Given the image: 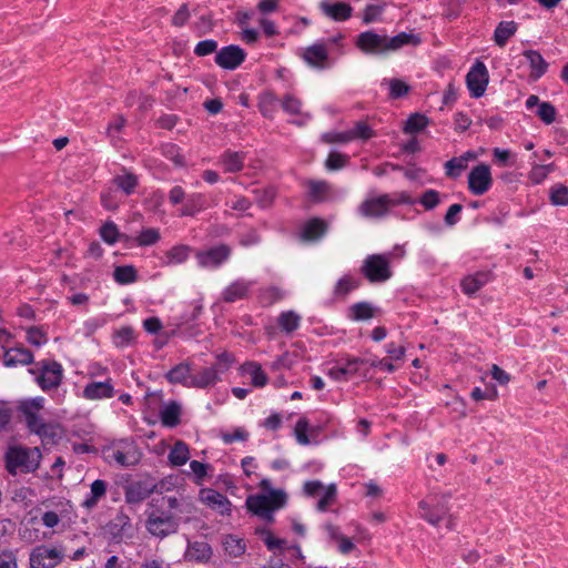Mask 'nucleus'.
<instances>
[{
	"label": "nucleus",
	"mask_w": 568,
	"mask_h": 568,
	"mask_svg": "<svg viewBox=\"0 0 568 568\" xmlns=\"http://www.w3.org/2000/svg\"><path fill=\"white\" fill-rule=\"evenodd\" d=\"M191 504L184 497L161 496L149 503L145 511V529L159 539L179 531L182 515L190 514Z\"/></svg>",
	"instance_id": "f257e3e1"
},
{
	"label": "nucleus",
	"mask_w": 568,
	"mask_h": 568,
	"mask_svg": "<svg viewBox=\"0 0 568 568\" xmlns=\"http://www.w3.org/2000/svg\"><path fill=\"white\" fill-rule=\"evenodd\" d=\"M420 43V38L414 33L400 32L394 37L378 34L373 30L361 32L356 37L355 45L365 54L383 55L394 52L403 47H416Z\"/></svg>",
	"instance_id": "f03ea898"
},
{
	"label": "nucleus",
	"mask_w": 568,
	"mask_h": 568,
	"mask_svg": "<svg viewBox=\"0 0 568 568\" xmlns=\"http://www.w3.org/2000/svg\"><path fill=\"white\" fill-rule=\"evenodd\" d=\"M415 201L406 192L385 193L366 197L357 207L361 216L366 219L385 217L392 207L400 204H414Z\"/></svg>",
	"instance_id": "7ed1b4c3"
},
{
	"label": "nucleus",
	"mask_w": 568,
	"mask_h": 568,
	"mask_svg": "<svg viewBox=\"0 0 568 568\" xmlns=\"http://www.w3.org/2000/svg\"><path fill=\"white\" fill-rule=\"evenodd\" d=\"M287 495L282 489H270L268 494L251 495L246 498V507L254 515L272 524L274 511L286 505Z\"/></svg>",
	"instance_id": "20e7f679"
},
{
	"label": "nucleus",
	"mask_w": 568,
	"mask_h": 568,
	"mask_svg": "<svg viewBox=\"0 0 568 568\" xmlns=\"http://www.w3.org/2000/svg\"><path fill=\"white\" fill-rule=\"evenodd\" d=\"M40 459L39 448L10 446L4 455L6 469L11 475L33 473L39 468Z\"/></svg>",
	"instance_id": "39448f33"
},
{
	"label": "nucleus",
	"mask_w": 568,
	"mask_h": 568,
	"mask_svg": "<svg viewBox=\"0 0 568 568\" xmlns=\"http://www.w3.org/2000/svg\"><path fill=\"white\" fill-rule=\"evenodd\" d=\"M28 372L34 376L36 383L43 392L57 389L63 379V367L54 359H42Z\"/></svg>",
	"instance_id": "423d86ee"
},
{
	"label": "nucleus",
	"mask_w": 568,
	"mask_h": 568,
	"mask_svg": "<svg viewBox=\"0 0 568 568\" xmlns=\"http://www.w3.org/2000/svg\"><path fill=\"white\" fill-rule=\"evenodd\" d=\"M361 273L369 283H384L392 277L389 260L386 255H368L361 266Z\"/></svg>",
	"instance_id": "0eeeda50"
},
{
	"label": "nucleus",
	"mask_w": 568,
	"mask_h": 568,
	"mask_svg": "<svg viewBox=\"0 0 568 568\" xmlns=\"http://www.w3.org/2000/svg\"><path fill=\"white\" fill-rule=\"evenodd\" d=\"M232 250L227 244L221 243L209 250L195 252V258L199 266L203 268H217L231 256Z\"/></svg>",
	"instance_id": "6e6552de"
},
{
	"label": "nucleus",
	"mask_w": 568,
	"mask_h": 568,
	"mask_svg": "<svg viewBox=\"0 0 568 568\" xmlns=\"http://www.w3.org/2000/svg\"><path fill=\"white\" fill-rule=\"evenodd\" d=\"M104 455L106 459L114 460L118 465L123 467L134 466L140 460L136 446L126 440H121L118 445L108 448Z\"/></svg>",
	"instance_id": "1a4fd4ad"
},
{
	"label": "nucleus",
	"mask_w": 568,
	"mask_h": 568,
	"mask_svg": "<svg viewBox=\"0 0 568 568\" xmlns=\"http://www.w3.org/2000/svg\"><path fill=\"white\" fill-rule=\"evenodd\" d=\"M489 82V74L485 63L477 60L466 74V84L470 97L478 99L484 95Z\"/></svg>",
	"instance_id": "9d476101"
},
{
	"label": "nucleus",
	"mask_w": 568,
	"mask_h": 568,
	"mask_svg": "<svg viewBox=\"0 0 568 568\" xmlns=\"http://www.w3.org/2000/svg\"><path fill=\"white\" fill-rule=\"evenodd\" d=\"M493 185L490 166L480 163L474 166L468 174V190L471 194L480 196L489 191Z\"/></svg>",
	"instance_id": "9b49d317"
},
{
	"label": "nucleus",
	"mask_w": 568,
	"mask_h": 568,
	"mask_svg": "<svg viewBox=\"0 0 568 568\" xmlns=\"http://www.w3.org/2000/svg\"><path fill=\"white\" fill-rule=\"evenodd\" d=\"M62 557L63 555L55 548L37 546L30 554V566L31 568H54Z\"/></svg>",
	"instance_id": "f8f14e48"
},
{
	"label": "nucleus",
	"mask_w": 568,
	"mask_h": 568,
	"mask_svg": "<svg viewBox=\"0 0 568 568\" xmlns=\"http://www.w3.org/2000/svg\"><path fill=\"white\" fill-rule=\"evenodd\" d=\"M246 52L235 44L223 47L215 54V63L225 70H235L245 60Z\"/></svg>",
	"instance_id": "ddd939ff"
},
{
	"label": "nucleus",
	"mask_w": 568,
	"mask_h": 568,
	"mask_svg": "<svg viewBox=\"0 0 568 568\" xmlns=\"http://www.w3.org/2000/svg\"><path fill=\"white\" fill-rule=\"evenodd\" d=\"M26 426L30 433L38 435L43 443L55 444L59 438L58 424L47 422L43 417L36 418L34 424L29 420Z\"/></svg>",
	"instance_id": "4468645a"
},
{
	"label": "nucleus",
	"mask_w": 568,
	"mask_h": 568,
	"mask_svg": "<svg viewBox=\"0 0 568 568\" xmlns=\"http://www.w3.org/2000/svg\"><path fill=\"white\" fill-rule=\"evenodd\" d=\"M156 484L148 480H139L125 487L124 498L128 504H140L145 500L151 494L158 493Z\"/></svg>",
	"instance_id": "2eb2a0df"
},
{
	"label": "nucleus",
	"mask_w": 568,
	"mask_h": 568,
	"mask_svg": "<svg viewBox=\"0 0 568 568\" xmlns=\"http://www.w3.org/2000/svg\"><path fill=\"white\" fill-rule=\"evenodd\" d=\"M303 59L310 67L318 70L331 67L328 51L324 43H314L305 48Z\"/></svg>",
	"instance_id": "dca6fc26"
},
{
	"label": "nucleus",
	"mask_w": 568,
	"mask_h": 568,
	"mask_svg": "<svg viewBox=\"0 0 568 568\" xmlns=\"http://www.w3.org/2000/svg\"><path fill=\"white\" fill-rule=\"evenodd\" d=\"M418 506L422 511V517L433 526H437L445 518L449 510L445 498L442 501L438 500L434 505L422 500L419 501Z\"/></svg>",
	"instance_id": "f3484780"
},
{
	"label": "nucleus",
	"mask_w": 568,
	"mask_h": 568,
	"mask_svg": "<svg viewBox=\"0 0 568 568\" xmlns=\"http://www.w3.org/2000/svg\"><path fill=\"white\" fill-rule=\"evenodd\" d=\"M220 374L216 365L203 367L192 375L189 387L207 388L214 386L220 381Z\"/></svg>",
	"instance_id": "a211bd4d"
},
{
	"label": "nucleus",
	"mask_w": 568,
	"mask_h": 568,
	"mask_svg": "<svg viewBox=\"0 0 568 568\" xmlns=\"http://www.w3.org/2000/svg\"><path fill=\"white\" fill-rule=\"evenodd\" d=\"M114 396V387L111 379L105 382H90L83 388V397L90 400L111 398Z\"/></svg>",
	"instance_id": "6ab92c4d"
},
{
	"label": "nucleus",
	"mask_w": 568,
	"mask_h": 568,
	"mask_svg": "<svg viewBox=\"0 0 568 568\" xmlns=\"http://www.w3.org/2000/svg\"><path fill=\"white\" fill-rule=\"evenodd\" d=\"M130 528V517L120 513L105 526V532L110 535L113 541L119 542L123 539Z\"/></svg>",
	"instance_id": "aec40b11"
},
{
	"label": "nucleus",
	"mask_w": 568,
	"mask_h": 568,
	"mask_svg": "<svg viewBox=\"0 0 568 568\" xmlns=\"http://www.w3.org/2000/svg\"><path fill=\"white\" fill-rule=\"evenodd\" d=\"M33 354L26 347H12L4 351L3 364L7 367L30 365L33 363Z\"/></svg>",
	"instance_id": "412c9836"
},
{
	"label": "nucleus",
	"mask_w": 568,
	"mask_h": 568,
	"mask_svg": "<svg viewBox=\"0 0 568 568\" xmlns=\"http://www.w3.org/2000/svg\"><path fill=\"white\" fill-rule=\"evenodd\" d=\"M327 232V223L320 217L308 220L300 234L302 241L313 242L320 240Z\"/></svg>",
	"instance_id": "4be33fe9"
},
{
	"label": "nucleus",
	"mask_w": 568,
	"mask_h": 568,
	"mask_svg": "<svg viewBox=\"0 0 568 568\" xmlns=\"http://www.w3.org/2000/svg\"><path fill=\"white\" fill-rule=\"evenodd\" d=\"M379 313V308L372 303L363 301L348 307L347 317L354 322L368 321Z\"/></svg>",
	"instance_id": "5701e85b"
},
{
	"label": "nucleus",
	"mask_w": 568,
	"mask_h": 568,
	"mask_svg": "<svg viewBox=\"0 0 568 568\" xmlns=\"http://www.w3.org/2000/svg\"><path fill=\"white\" fill-rule=\"evenodd\" d=\"M44 407L43 397H34L21 400L18 405V410L22 415L24 423L31 422L34 424L36 418L42 417L39 412Z\"/></svg>",
	"instance_id": "b1692460"
},
{
	"label": "nucleus",
	"mask_w": 568,
	"mask_h": 568,
	"mask_svg": "<svg viewBox=\"0 0 568 568\" xmlns=\"http://www.w3.org/2000/svg\"><path fill=\"white\" fill-rule=\"evenodd\" d=\"M490 281L489 272H476L475 274L467 275L460 282L462 291L471 296L476 294L483 286Z\"/></svg>",
	"instance_id": "393cba45"
},
{
	"label": "nucleus",
	"mask_w": 568,
	"mask_h": 568,
	"mask_svg": "<svg viewBox=\"0 0 568 568\" xmlns=\"http://www.w3.org/2000/svg\"><path fill=\"white\" fill-rule=\"evenodd\" d=\"M193 248L185 244H179L171 247L161 257V264L164 266L179 265L187 261Z\"/></svg>",
	"instance_id": "a878e982"
},
{
	"label": "nucleus",
	"mask_w": 568,
	"mask_h": 568,
	"mask_svg": "<svg viewBox=\"0 0 568 568\" xmlns=\"http://www.w3.org/2000/svg\"><path fill=\"white\" fill-rule=\"evenodd\" d=\"M252 283L245 280H237L231 283L222 293V298L226 303H234L247 297Z\"/></svg>",
	"instance_id": "bb28decb"
},
{
	"label": "nucleus",
	"mask_w": 568,
	"mask_h": 568,
	"mask_svg": "<svg viewBox=\"0 0 568 568\" xmlns=\"http://www.w3.org/2000/svg\"><path fill=\"white\" fill-rule=\"evenodd\" d=\"M207 207L209 202L204 194L192 193L186 196V200L180 211V216H194Z\"/></svg>",
	"instance_id": "cd10ccee"
},
{
	"label": "nucleus",
	"mask_w": 568,
	"mask_h": 568,
	"mask_svg": "<svg viewBox=\"0 0 568 568\" xmlns=\"http://www.w3.org/2000/svg\"><path fill=\"white\" fill-rule=\"evenodd\" d=\"M475 159L476 153L473 151H467L460 156H455L448 160L445 163L446 175L452 179L458 178L462 174V172L467 169L468 162Z\"/></svg>",
	"instance_id": "c85d7f7f"
},
{
	"label": "nucleus",
	"mask_w": 568,
	"mask_h": 568,
	"mask_svg": "<svg viewBox=\"0 0 568 568\" xmlns=\"http://www.w3.org/2000/svg\"><path fill=\"white\" fill-rule=\"evenodd\" d=\"M246 154L244 152L226 150L220 156V163L225 172L236 173L244 166Z\"/></svg>",
	"instance_id": "c756f323"
},
{
	"label": "nucleus",
	"mask_w": 568,
	"mask_h": 568,
	"mask_svg": "<svg viewBox=\"0 0 568 568\" xmlns=\"http://www.w3.org/2000/svg\"><path fill=\"white\" fill-rule=\"evenodd\" d=\"M181 405L176 400H171L160 409V419L165 427H176L181 423Z\"/></svg>",
	"instance_id": "7c9ffc66"
},
{
	"label": "nucleus",
	"mask_w": 568,
	"mask_h": 568,
	"mask_svg": "<svg viewBox=\"0 0 568 568\" xmlns=\"http://www.w3.org/2000/svg\"><path fill=\"white\" fill-rule=\"evenodd\" d=\"M212 556V548L206 541L189 542L185 558L190 561L204 562Z\"/></svg>",
	"instance_id": "2f4dec72"
},
{
	"label": "nucleus",
	"mask_w": 568,
	"mask_h": 568,
	"mask_svg": "<svg viewBox=\"0 0 568 568\" xmlns=\"http://www.w3.org/2000/svg\"><path fill=\"white\" fill-rule=\"evenodd\" d=\"M523 55L529 62L531 69L530 77L535 80L541 78L548 70V63L536 50H525Z\"/></svg>",
	"instance_id": "473e14b6"
},
{
	"label": "nucleus",
	"mask_w": 568,
	"mask_h": 568,
	"mask_svg": "<svg viewBox=\"0 0 568 568\" xmlns=\"http://www.w3.org/2000/svg\"><path fill=\"white\" fill-rule=\"evenodd\" d=\"M202 499L212 508L221 514L230 511L231 503L227 497L216 490L209 489L202 493Z\"/></svg>",
	"instance_id": "72a5a7b5"
},
{
	"label": "nucleus",
	"mask_w": 568,
	"mask_h": 568,
	"mask_svg": "<svg viewBox=\"0 0 568 568\" xmlns=\"http://www.w3.org/2000/svg\"><path fill=\"white\" fill-rule=\"evenodd\" d=\"M323 12L335 21H345L351 18L353 8L344 2L329 4L326 2L321 3Z\"/></svg>",
	"instance_id": "f704fd0d"
},
{
	"label": "nucleus",
	"mask_w": 568,
	"mask_h": 568,
	"mask_svg": "<svg viewBox=\"0 0 568 568\" xmlns=\"http://www.w3.org/2000/svg\"><path fill=\"white\" fill-rule=\"evenodd\" d=\"M191 366L187 363H180L171 368L166 374L165 378L171 384H182L189 387L191 381Z\"/></svg>",
	"instance_id": "c9c22d12"
},
{
	"label": "nucleus",
	"mask_w": 568,
	"mask_h": 568,
	"mask_svg": "<svg viewBox=\"0 0 568 568\" xmlns=\"http://www.w3.org/2000/svg\"><path fill=\"white\" fill-rule=\"evenodd\" d=\"M281 100L277 99L274 92L265 91L258 95V110L264 118L273 119L277 104Z\"/></svg>",
	"instance_id": "e433bc0d"
},
{
	"label": "nucleus",
	"mask_w": 568,
	"mask_h": 568,
	"mask_svg": "<svg viewBox=\"0 0 568 568\" xmlns=\"http://www.w3.org/2000/svg\"><path fill=\"white\" fill-rule=\"evenodd\" d=\"M361 284V280L351 275H344L336 282L333 296L334 298H345L352 291L358 288Z\"/></svg>",
	"instance_id": "4c0bfd02"
},
{
	"label": "nucleus",
	"mask_w": 568,
	"mask_h": 568,
	"mask_svg": "<svg viewBox=\"0 0 568 568\" xmlns=\"http://www.w3.org/2000/svg\"><path fill=\"white\" fill-rule=\"evenodd\" d=\"M518 24L515 21H501L495 29L494 41L498 47L506 45L507 41L516 33Z\"/></svg>",
	"instance_id": "58836bf2"
},
{
	"label": "nucleus",
	"mask_w": 568,
	"mask_h": 568,
	"mask_svg": "<svg viewBox=\"0 0 568 568\" xmlns=\"http://www.w3.org/2000/svg\"><path fill=\"white\" fill-rule=\"evenodd\" d=\"M307 185V195L312 202L321 203L327 200L331 192V185L328 182L311 180Z\"/></svg>",
	"instance_id": "ea45409f"
},
{
	"label": "nucleus",
	"mask_w": 568,
	"mask_h": 568,
	"mask_svg": "<svg viewBox=\"0 0 568 568\" xmlns=\"http://www.w3.org/2000/svg\"><path fill=\"white\" fill-rule=\"evenodd\" d=\"M301 316L294 311L282 312L277 318V325L285 334H292L301 325Z\"/></svg>",
	"instance_id": "a19ab883"
},
{
	"label": "nucleus",
	"mask_w": 568,
	"mask_h": 568,
	"mask_svg": "<svg viewBox=\"0 0 568 568\" xmlns=\"http://www.w3.org/2000/svg\"><path fill=\"white\" fill-rule=\"evenodd\" d=\"M106 494V483L102 479H95L91 484V491L88 497L82 501V506L87 509L93 508L100 498Z\"/></svg>",
	"instance_id": "79ce46f5"
},
{
	"label": "nucleus",
	"mask_w": 568,
	"mask_h": 568,
	"mask_svg": "<svg viewBox=\"0 0 568 568\" xmlns=\"http://www.w3.org/2000/svg\"><path fill=\"white\" fill-rule=\"evenodd\" d=\"M113 278L120 285H128L138 281V271L133 265L115 266Z\"/></svg>",
	"instance_id": "37998d69"
},
{
	"label": "nucleus",
	"mask_w": 568,
	"mask_h": 568,
	"mask_svg": "<svg viewBox=\"0 0 568 568\" xmlns=\"http://www.w3.org/2000/svg\"><path fill=\"white\" fill-rule=\"evenodd\" d=\"M189 458H190V450H189L187 445L182 440H178L170 450V454H169L170 463L173 466H182L189 460Z\"/></svg>",
	"instance_id": "c03bdc74"
},
{
	"label": "nucleus",
	"mask_w": 568,
	"mask_h": 568,
	"mask_svg": "<svg viewBox=\"0 0 568 568\" xmlns=\"http://www.w3.org/2000/svg\"><path fill=\"white\" fill-rule=\"evenodd\" d=\"M368 359L361 358V357H349L346 359V362L341 365L343 369H345V373L348 378L354 376H366L367 371L362 369L363 366L367 365Z\"/></svg>",
	"instance_id": "a18cd8bd"
},
{
	"label": "nucleus",
	"mask_w": 568,
	"mask_h": 568,
	"mask_svg": "<svg viewBox=\"0 0 568 568\" xmlns=\"http://www.w3.org/2000/svg\"><path fill=\"white\" fill-rule=\"evenodd\" d=\"M113 183L116 187L122 190L125 195H130L138 186V178L133 173H125L123 175H116L113 179Z\"/></svg>",
	"instance_id": "49530a36"
},
{
	"label": "nucleus",
	"mask_w": 568,
	"mask_h": 568,
	"mask_svg": "<svg viewBox=\"0 0 568 568\" xmlns=\"http://www.w3.org/2000/svg\"><path fill=\"white\" fill-rule=\"evenodd\" d=\"M243 371L252 376L253 386L263 387L267 384V375L256 363H246L243 365Z\"/></svg>",
	"instance_id": "de8ad7c7"
},
{
	"label": "nucleus",
	"mask_w": 568,
	"mask_h": 568,
	"mask_svg": "<svg viewBox=\"0 0 568 568\" xmlns=\"http://www.w3.org/2000/svg\"><path fill=\"white\" fill-rule=\"evenodd\" d=\"M384 83L388 84L390 99H400L410 90V87L400 79H384L382 84Z\"/></svg>",
	"instance_id": "09e8293b"
},
{
	"label": "nucleus",
	"mask_w": 568,
	"mask_h": 568,
	"mask_svg": "<svg viewBox=\"0 0 568 568\" xmlns=\"http://www.w3.org/2000/svg\"><path fill=\"white\" fill-rule=\"evenodd\" d=\"M428 124V119L420 114H412L405 122L404 131L406 133H418L423 131Z\"/></svg>",
	"instance_id": "8fccbe9b"
},
{
	"label": "nucleus",
	"mask_w": 568,
	"mask_h": 568,
	"mask_svg": "<svg viewBox=\"0 0 568 568\" xmlns=\"http://www.w3.org/2000/svg\"><path fill=\"white\" fill-rule=\"evenodd\" d=\"M161 239L160 231L154 227L143 229L136 236L135 242L139 246H151L156 244Z\"/></svg>",
	"instance_id": "3c124183"
},
{
	"label": "nucleus",
	"mask_w": 568,
	"mask_h": 568,
	"mask_svg": "<svg viewBox=\"0 0 568 568\" xmlns=\"http://www.w3.org/2000/svg\"><path fill=\"white\" fill-rule=\"evenodd\" d=\"M349 162V156L336 151L329 152L325 160V168L328 171H337L345 168Z\"/></svg>",
	"instance_id": "603ef678"
},
{
	"label": "nucleus",
	"mask_w": 568,
	"mask_h": 568,
	"mask_svg": "<svg viewBox=\"0 0 568 568\" xmlns=\"http://www.w3.org/2000/svg\"><path fill=\"white\" fill-rule=\"evenodd\" d=\"M284 112L292 115L302 114V101L293 94H285L280 101Z\"/></svg>",
	"instance_id": "864d4df0"
},
{
	"label": "nucleus",
	"mask_w": 568,
	"mask_h": 568,
	"mask_svg": "<svg viewBox=\"0 0 568 568\" xmlns=\"http://www.w3.org/2000/svg\"><path fill=\"white\" fill-rule=\"evenodd\" d=\"M100 236L105 243L112 245L121 237V234H120L119 229L115 225V223L112 221H109V222H105L100 227Z\"/></svg>",
	"instance_id": "5fc2aeb1"
},
{
	"label": "nucleus",
	"mask_w": 568,
	"mask_h": 568,
	"mask_svg": "<svg viewBox=\"0 0 568 568\" xmlns=\"http://www.w3.org/2000/svg\"><path fill=\"white\" fill-rule=\"evenodd\" d=\"M349 134L352 136V141H367L375 135L373 129L364 121L356 122L354 128L349 130Z\"/></svg>",
	"instance_id": "6e6d98bb"
},
{
	"label": "nucleus",
	"mask_w": 568,
	"mask_h": 568,
	"mask_svg": "<svg viewBox=\"0 0 568 568\" xmlns=\"http://www.w3.org/2000/svg\"><path fill=\"white\" fill-rule=\"evenodd\" d=\"M536 115L545 123L551 124L556 120L557 110L550 102H541L536 111Z\"/></svg>",
	"instance_id": "4d7b16f0"
},
{
	"label": "nucleus",
	"mask_w": 568,
	"mask_h": 568,
	"mask_svg": "<svg viewBox=\"0 0 568 568\" xmlns=\"http://www.w3.org/2000/svg\"><path fill=\"white\" fill-rule=\"evenodd\" d=\"M440 202L439 192L428 189L418 199V203L427 211L434 210Z\"/></svg>",
	"instance_id": "13d9d810"
},
{
	"label": "nucleus",
	"mask_w": 568,
	"mask_h": 568,
	"mask_svg": "<svg viewBox=\"0 0 568 568\" xmlns=\"http://www.w3.org/2000/svg\"><path fill=\"white\" fill-rule=\"evenodd\" d=\"M386 4H367L363 13V23L369 24L381 19Z\"/></svg>",
	"instance_id": "bf43d9fd"
},
{
	"label": "nucleus",
	"mask_w": 568,
	"mask_h": 568,
	"mask_svg": "<svg viewBox=\"0 0 568 568\" xmlns=\"http://www.w3.org/2000/svg\"><path fill=\"white\" fill-rule=\"evenodd\" d=\"M321 141L326 144L339 143L345 144L352 141V136L349 134V130L343 132H325L321 136Z\"/></svg>",
	"instance_id": "052dcab7"
},
{
	"label": "nucleus",
	"mask_w": 568,
	"mask_h": 568,
	"mask_svg": "<svg viewBox=\"0 0 568 568\" xmlns=\"http://www.w3.org/2000/svg\"><path fill=\"white\" fill-rule=\"evenodd\" d=\"M162 153L168 160H171L176 166L185 165V159L183 154L180 152V148H178L175 144L163 145Z\"/></svg>",
	"instance_id": "680f3d73"
},
{
	"label": "nucleus",
	"mask_w": 568,
	"mask_h": 568,
	"mask_svg": "<svg viewBox=\"0 0 568 568\" xmlns=\"http://www.w3.org/2000/svg\"><path fill=\"white\" fill-rule=\"evenodd\" d=\"M550 201L554 205H567L568 187L561 184L552 186L550 189Z\"/></svg>",
	"instance_id": "e2e57ef3"
},
{
	"label": "nucleus",
	"mask_w": 568,
	"mask_h": 568,
	"mask_svg": "<svg viewBox=\"0 0 568 568\" xmlns=\"http://www.w3.org/2000/svg\"><path fill=\"white\" fill-rule=\"evenodd\" d=\"M134 339V329L131 326H124L114 333V344L116 346H128Z\"/></svg>",
	"instance_id": "0e129e2a"
},
{
	"label": "nucleus",
	"mask_w": 568,
	"mask_h": 568,
	"mask_svg": "<svg viewBox=\"0 0 568 568\" xmlns=\"http://www.w3.org/2000/svg\"><path fill=\"white\" fill-rule=\"evenodd\" d=\"M214 52H217V41L213 39L202 40L194 48V54L197 57H205Z\"/></svg>",
	"instance_id": "69168bd1"
},
{
	"label": "nucleus",
	"mask_w": 568,
	"mask_h": 568,
	"mask_svg": "<svg viewBox=\"0 0 568 568\" xmlns=\"http://www.w3.org/2000/svg\"><path fill=\"white\" fill-rule=\"evenodd\" d=\"M307 429H308V420L304 417L300 418L296 422L295 429H294L296 440L298 444H301V445L310 444V438L307 436Z\"/></svg>",
	"instance_id": "338daca9"
},
{
	"label": "nucleus",
	"mask_w": 568,
	"mask_h": 568,
	"mask_svg": "<svg viewBox=\"0 0 568 568\" xmlns=\"http://www.w3.org/2000/svg\"><path fill=\"white\" fill-rule=\"evenodd\" d=\"M27 341L31 345L40 347L48 342V337L39 327L32 326L27 331Z\"/></svg>",
	"instance_id": "774afa93"
}]
</instances>
